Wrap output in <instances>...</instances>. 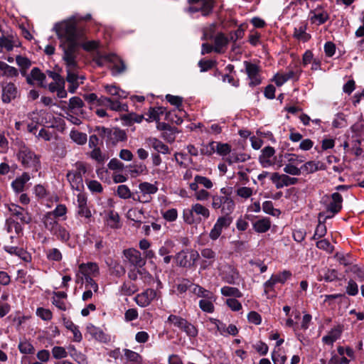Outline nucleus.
Masks as SVG:
<instances>
[{"label":"nucleus","mask_w":364,"mask_h":364,"mask_svg":"<svg viewBox=\"0 0 364 364\" xmlns=\"http://www.w3.org/2000/svg\"><path fill=\"white\" fill-rule=\"evenodd\" d=\"M68 353L79 364H87L86 356L80 351H77L74 346L68 347Z\"/></svg>","instance_id":"nucleus-36"},{"label":"nucleus","mask_w":364,"mask_h":364,"mask_svg":"<svg viewBox=\"0 0 364 364\" xmlns=\"http://www.w3.org/2000/svg\"><path fill=\"white\" fill-rule=\"evenodd\" d=\"M161 297V292L159 290L147 289L141 294H137L134 301L141 307L149 306L152 301Z\"/></svg>","instance_id":"nucleus-11"},{"label":"nucleus","mask_w":364,"mask_h":364,"mask_svg":"<svg viewBox=\"0 0 364 364\" xmlns=\"http://www.w3.org/2000/svg\"><path fill=\"white\" fill-rule=\"evenodd\" d=\"M221 294L224 296H233L240 298L242 296L241 291L236 287L225 286L220 289Z\"/></svg>","instance_id":"nucleus-42"},{"label":"nucleus","mask_w":364,"mask_h":364,"mask_svg":"<svg viewBox=\"0 0 364 364\" xmlns=\"http://www.w3.org/2000/svg\"><path fill=\"white\" fill-rule=\"evenodd\" d=\"M50 233L63 242H68L70 237L69 230L60 224L52 230Z\"/></svg>","instance_id":"nucleus-29"},{"label":"nucleus","mask_w":364,"mask_h":364,"mask_svg":"<svg viewBox=\"0 0 364 364\" xmlns=\"http://www.w3.org/2000/svg\"><path fill=\"white\" fill-rule=\"evenodd\" d=\"M331 200L327 206L325 219L332 218L336 213H338L342 208L343 198L338 193H333L331 196Z\"/></svg>","instance_id":"nucleus-13"},{"label":"nucleus","mask_w":364,"mask_h":364,"mask_svg":"<svg viewBox=\"0 0 364 364\" xmlns=\"http://www.w3.org/2000/svg\"><path fill=\"white\" fill-rule=\"evenodd\" d=\"M17 279L23 284H32L33 283V277L27 274V272L24 269H19L17 272Z\"/></svg>","instance_id":"nucleus-54"},{"label":"nucleus","mask_w":364,"mask_h":364,"mask_svg":"<svg viewBox=\"0 0 364 364\" xmlns=\"http://www.w3.org/2000/svg\"><path fill=\"white\" fill-rule=\"evenodd\" d=\"M179 329L184 331L188 336L191 337H195L198 333V331L196 327L187 321L186 323L181 325Z\"/></svg>","instance_id":"nucleus-56"},{"label":"nucleus","mask_w":364,"mask_h":364,"mask_svg":"<svg viewBox=\"0 0 364 364\" xmlns=\"http://www.w3.org/2000/svg\"><path fill=\"white\" fill-rule=\"evenodd\" d=\"M18 40L14 35H2L0 36V48H5L7 51H11L15 46H17Z\"/></svg>","instance_id":"nucleus-24"},{"label":"nucleus","mask_w":364,"mask_h":364,"mask_svg":"<svg viewBox=\"0 0 364 364\" xmlns=\"http://www.w3.org/2000/svg\"><path fill=\"white\" fill-rule=\"evenodd\" d=\"M137 291V287L132 283H124L121 287L120 291L124 295H132Z\"/></svg>","instance_id":"nucleus-57"},{"label":"nucleus","mask_w":364,"mask_h":364,"mask_svg":"<svg viewBox=\"0 0 364 364\" xmlns=\"http://www.w3.org/2000/svg\"><path fill=\"white\" fill-rule=\"evenodd\" d=\"M231 149L228 144L215 142V151L220 156H227L230 153Z\"/></svg>","instance_id":"nucleus-59"},{"label":"nucleus","mask_w":364,"mask_h":364,"mask_svg":"<svg viewBox=\"0 0 364 364\" xmlns=\"http://www.w3.org/2000/svg\"><path fill=\"white\" fill-rule=\"evenodd\" d=\"M100 274L99 267L95 262L82 263L79 265L76 273V282L83 283L84 279L97 277Z\"/></svg>","instance_id":"nucleus-8"},{"label":"nucleus","mask_w":364,"mask_h":364,"mask_svg":"<svg viewBox=\"0 0 364 364\" xmlns=\"http://www.w3.org/2000/svg\"><path fill=\"white\" fill-rule=\"evenodd\" d=\"M146 144L149 147L153 148L156 151L162 154H168L170 153V149L167 145L163 143L161 140L155 137H149L145 140Z\"/></svg>","instance_id":"nucleus-22"},{"label":"nucleus","mask_w":364,"mask_h":364,"mask_svg":"<svg viewBox=\"0 0 364 364\" xmlns=\"http://www.w3.org/2000/svg\"><path fill=\"white\" fill-rule=\"evenodd\" d=\"M271 227V221L268 218H262L253 223V229L259 233L267 232Z\"/></svg>","instance_id":"nucleus-32"},{"label":"nucleus","mask_w":364,"mask_h":364,"mask_svg":"<svg viewBox=\"0 0 364 364\" xmlns=\"http://www.w3.org/2000/svg\"><path fill=\"white\" fill-rule=\"evenodd\" d=\"M191 292L197 296L200 297L201 299H210L213 294V292L204 289L198 284H193L191 286Z\"/></svg>","instance_id":"nucleus-40"},{"label":"nucleus","mask_w":364,"mask_h":364,"mask_svg":"<svg viewBox=\"0 0 364 364\" xmlns=\"http://www.w3.org/2000/svg\"><path fill=\"white\" fill-rule=\"evenodd\" d=\"M342 333V328L337 326L331 329L326 336L322 338V341L328 346H333V343L340 338Z\"/></svg>","instance_id":"nucleus-27"},{"label":"nucleus","mask_w":364,"mask_h":364,"mask_svg":"<svg viewBox=\"0 0 364 364\" xmlns=\"http://www.w3.org/2000/svg\"><path fill=\"white\" fill-rule=\"evenodd\" d=\"M67 178L73 189L80 191L83 188V179L80 176L77 175L73 171H68Z\"/></svg>","instance_id":"nucleus-31"},{"label":"nucleus","mask_w":364,"mask_h":364,"mask_svg":"<svg viewBox=\"0 0 364 364\" xmlns=\"http://www.w3.org/2000/svg\"><path fill=\"white\" fill-rule=\"evenodd\" d=\"M17 156L21 163L26 167L37 168L39 164L37 155L25 144L20 146Z\"/></svg>","instance_id":"nucleus-7"},{"label":"nucleus","mask_w":364,"mask_h":364,"mask_svg":"<svg viewBox=\"0 0 364 364\" xmlns=\"http://www.w3.org/2000/svg\"><path fill=\"white\" fill-rule=\"evenodd\" d=\"M346 292L350 296H355L358 293V287L355 281L350 279L346 287Z\"/></svg>","instance_id":"nucleus-64"},{"label":"nucleus","mask_w":364,"mask_h":364,"mask_svg":"<svg viewBox=\"0 0 364 364\" xmlns=\"http://www.w3.org/2000/svg\"><path fill=\"white\" fill-rule=\"evenodd\" d=\"M46 75L38 68H33L29 75L26 76V82L29 85L37 84L38 86L46 87Z\"/></svg>","instance_id":"nucleus-17"},{"label":"nucleus","mask_w":364,"mask_h":364,"mask_svg":"<svg viewBox=\"0 0 364 364\" xmlns=\"http://www.w3.org/2000/svg\"><path fill=\"white\" fill-rule=\"evenodd\" d=\"M254 192L255 191L252 188L245 186H237L235 189L236 196L244 200L250 198Z\"/></svg>","instance_id":"nucleus-39"},{"label":"nucleus","mask_w":364,"mask_h":364,"mask_svg":"<svg viewBox=\"0 0 364 364\" xmlns=\"http://www.w3.org/2000/svg\"><path fill=\"white\" fill-rule=\"evenodd\" d=\"M262 210L265 213L273 216H278L280 214V211L278 209L274 208L273 203L270 200H267L263 203Z\"/></svg>","instance_id":"nucleus-52"},{"label":"nucleus","mask_w":364,"mask_h":364,"mask_svg":"<svg viewBox=\"0 0 364 364\" xmlns=\"http://www.w3.org/2000/svg\"><path fill=\"white\" fill-rule=\"evenodd\" d=\"M164 112L165 109L162 107L150 108L148 112L149 119L147 120L159 122L160 115L163 114Z\"/></svg>","instance_id":"nucleus-48"},{"label":"nucleus","mask_w":364,"mask_h":364,"mask_svg":"<svg viewBox=\"0 0 364 364\" xmlns=\"http://www.w3.org/2000/svg\"><path fill=\"white\" fill-rule=\"evenodd\" d=\"M163 218L168 222H173L178 218V211L176 208H171L162 213Z\"/></svg>","instance_id":"nucleus-61"},{"label":"nucleus","mask_w":364,"mask_h":364,"mask_svg":"<svg viewBox=\"0 0 364 364\" xmlns=\"http://www.w3.org/2000/svg\"><path fill=\"white\" fill-rule=\"evenodd\" d=\"M220 275L224 282L230 284H237L240 279V274L237 269L228 264L223 267Z\"/></svg>","instance_id":"nucleus-12"},{"label":"nucleus","mask_w":364,"mask_h":364,"mask_svg":"<svg viewBox=\"0 0 364 364\" xmlns=\"http://www.w3.org/2000/svg\"><path fill=\"white\" fill-rule=\"evenodd\" d=\"M190 4H198V6H191L189 10L191 12H197L201 11L203 16H208L213 9V0H188Z\"/></svg>","instance_id":"nucleus-20"},{"label":"nucleus","mask_w":364,"mask_h":364,"mask_svg":"<svg viewBox=\"0 0 364 364\" xmlns=\"http://www.w3.org/2000/svg\"><path fill=\"white\" fill-rule=\"evenodd\" d=\"M250 159L246 154H237L235 152H232L228 155V156L225 159V161L230 164H233L238 162H244Z\"/></svg>","instance_id":"nucleus-43"},{"label":"nucleus","mask_w":364,"mask_h":364,"mask_svg":"<svg viewBox=\"0 0 364 364\" xmlns=\"http://www.w3.org/2000/svg\"><path fill=\"white\" fill-rule=\"evenodd\" d=\"M210 193L205 189H200L196 193H193V197L197 201H207L210 198H211Z\"/></svg>","instance_id":"nucleus-60"},{"label":"nucleus","mask_w":364,"mask_h":364,"mask_svg":"<svg viewBox=\"0 0 364 364\" xmlns=\"http://www.w3.org/2000/svg\"><path fill=\"white\" fill-rule=\"evenodd\" d=\"M199 254L196 250L181 251L176 256V261L178 265L183 267L193 266L198 259Z\"/></svg>","instance_id":"nucleus-10"},{"label":"nucleus","mask_w":364,"mask_h":364,"mask_svg":"<svg viewBox=\"0 0 364 364\" xmlns=\"http://www.w3.org/2000/svg\"><path fill=\"white\" fill-rule=\"evenodd\" d=\"M72 58L70 60L66 58V55H63V59L66 65L67 76L66 80L69 83L68 91L74 93L80 85V75L76 73L77 69V63L76 61L77 54L70 55Z\"/></svg>","instance_id":"nucleus-3"},{"label":"nucleus","mask_w":364,"mask_h":364,"mask_svg":"<svg viewBox=\"0 0 364 364\" xmlns=\"http://www.w3.org/2000/svg\"><path fill=\"white\" fill-rule=\"evenodd\" d=\"M117 196L123 199L132 198L134 193H132L129 187L126 185H119L117 189Z\"/></svg>","instance_id":"nucleus-51"},{"label":"nucleus","mask_w":364,"mask_h":364,"mask_svg":"<svg viewBox=\"0 0 364 364\" xmlns=\"http://www.w3.org/2000/svg\"><path fill=\"white\" fill-rule=\"evenodd\" d=\"M5 207L9 210V213L19 219L22 223L28 224L31 221V217L28 213L21 206L15 203L5 204Z\"/></svg>","instance_id":"nucleus-15"},{"label":"nucleus","mask_w":364,"mask_h":364,"mask_svg":"<svg viewBox=\"0 0 364 364\" xmlns=\"http://www.w3.org/2000/svg\"><path fill=\"white\" fill-rule=\"evenodd\" d=\"M53 30L60 41V46L63 50V55H66V58L70 61V55L77 54L78 46L80 33L77 28V16L55 23Z\"/></svg>","instance_id":"nucleus-1"},{"label":"nucleus","mask_w":364,"mask_h":364,"mask_svg":"<svg viewBox=\"0 0 364 364\" xmlns=\"http://www.w3.org/2000/svg\"><path fill=\"white\" fill-rule=\"evenodd\" d=\"M57 218H55L53 214L48 212L46 213L43 218V223L44 224L45 228L50 231V232L53 230L58 225L59 223L57 220Z\"/></svg>","instance_id":"nucleus-34"},{"label":"nucleus","mask_w":364,"mask_h":364,"mask_svg":"<svg viewBox=\"0 0 364 364\" xmlns=\"http://www.w3.org/2000/svg\"><path fill=\"white\" fill-rule=\"evenodd\" d=\"M211 207L213 210H220L223 215H230L234 211L235 203L230 196H211Z\"/></svg>","instance_id":"nucleus-4"},{"label":"nucleus","mask_w":364,"mask_h":364,"mask_svg":"<svg viewBox=\"0 0 364 364\" xmlns=\"http://www.w3.org/2000/svg\"><path fill=\"white\" fill-rule=\"evenodd\" d=\"M228 38L223 34L216 36L214 41V50L217 53L223 52V48L228 44Z\"/></svg>","instance_id":"nucleus-44"},{"label":"nucleus","mask_w":364,"mask_h":364,"mask_svg":"<svg viewBox=\"0 0 364 364\" xmlns=\"http://www.w3.org/2000/svg\"><path fill=\"white\" fill-rule=\"evenodd\" d=\"M18 90L13 82H5L2 85L1 100L4 103H9L18 97Z\"/></svg>","instance_id":"nucleus-14"},{"label":"nucleus","mask_w":364,"mask_h":364,"mask_svg":"<svg viewBox=\"0 0 364 364\" xmlns=\"http://www.w3.org/2000/svg\"><path fill=\"white\" fill-rule=\"evenodd\" d=\"M231 223V217L228 215L219 216L209 232L210 239L213 241L218 240L223 230L228 229Z\"/></svg>","instance_id":"nucleus-9"},{"label":"nucleus","mask_w":364,"mask_h":364,"mask_svg":"<svg viewBox=\"0 0 364 364\" xmlns=\"http://www.w3.org/2000/svg\"><path fill=\"white\" fill-rule=\"evenodd\" d=\"M210 216V209L200 203H193L190 208H186L183 211V221L188 225H198L203 220H208Z\"/></svg>","instance_id":"nucleus-2"},{"label":"nucleus","mask_w":364,"mask_h":364,"mask_svg":"<svg viewBox=\"0 0 364 364\" xmlns=\"http://www.w3.org/2000/svg\"><path fill=\"white\" fill-rule=\"evenodd\" d=\"M275 150L272 146H266L262 150L259 161L263 168H268L275 164L274 155Z\"/></svg>","instance_id":"nucleus-18"},{"label":"nucleus","mask_w":364,"mask_h":364,"mask_svg":"<svg viewBox=\"0 0 364 364\" xmlns=\"http://www.w3.org/2000/svg\"><path fill=\"white\" fill-rule=\"evenodd\" d=\"M105 89L108 94L112 96H116L118 98H126L127 96L125 91L122 90L115 85H106Z\"/></svg>","instance_id":"nucleus-45"},{"label":"nucleus","mask_w":364,"mask_h":364,"mask_svg":"<svg viewBox=\"0 0 364 364\" xmlns=\"http://www.w3.org/2000/svg\"><path fill=\"white\" fill-rule=\"evenodd\" d=\"M107 134L109 140L113 144H115L119 141H124L127 139L125 132L118 128L107 129Z\"/></svg>","instance_id":"nucleus-26"},{"label":"nucleus","mask_w":364,"mask_h":364,"mask_svg":"<svg viewBox=\"0 0 364 364\" xmlns=\"http://www.w3.org/2000/svg\"><path fill=\"white\" fill-rule=\"evenodd\" d=\"M87 331L96 340L100 341H105L107 340L106 335L103 331L93 324L90 323L87 326Z\"/></svg>","instance_id":"nucleus-33"},{"label":"nucleus","mask_w":364,"mask_h":364,"mask_svg":"<svg viewBox=\"0 0 364 364\" xmlns=\"http://www.w3.org/2000/svg\"><path fill=\"white\" fill-rule=\"evenodd\" d=\"M19 351L23 354H32L35 351L33 346L27 340H22L18 346Z\"/></svg>","instance_id":"nucleus-47"},{"label":"nucleus","mask_w":364,"mask_h":364,"mask_svg":"<svg viewBox=\"0 0 364 364\" xmlns=\"http://www.w3.org/2000/svg\"><path fill=\"white\" fill-rule=\"evenodd\" d=\"M318 170V163L310 161L301 167V171L306 173H314Z\"/></svg>","instance_id":"nucleus-63"},{"label":"nucleus","mask_w":364,"mask_h":364,"mask_svg":"<svg viewBox=\"0 0 364 364\" xmlns=\"http://www.w3.org/2000/svg\"><path fill=\"white\" fill-rule=\"evenodd\" d=\"M0 71L2 75L8 77H14L18 75V72L14 67L10 66L3 61H0Z\"/></svg>","instance_id":"nucleus-37"},{"label":"nucleus","mask_w":364,"mask_h":364,"mask_svg":"<svg viewBox=\"0 0 364 364\" xmlns=\"http://www.w3.org/2000/svg\"><path fill=\"white\" fill-rule=\"evenodd\" d=\"M77 213L80 216L90 218L91 212L87 206V197L83 193H78L77 196Z\"/></svg>","instance_id":"nucleus-23"},{"label":"nucleus","mask_w":364,"mask_h":364,"mask_svg":"<svg viewBox=\"0 0 364 364\" xmlns=\"http://www.w3.org/2000/svg\"><path fill=\"white\" fill-rule=\"evenodd\" d=\"M31 177L28 173H23L17 177L12 183L11 187L16 193H21L24 191L26 183L30 180Z\"/></svg>","instance_id":"nucleus-25"},{"label":"nucleus","mask_w":364,"mask_h":364,"mask_svg":"<svg viewBox=\"0 0 364 364\" xmlns=\"http://www.w3.org/2000/svg\"><path fill=\"white\" fill-rule=\"evenodd\" d=\"M6 223L8 232L11 234L15 233L16 236H21L23 235V228L19 223L9 219L7 220Z\"/></svg>","instance_id":"nucleus-38"},{"label":"nucleus","mask_w":364,"mask_h":364,"mask_svg":"<svg viewBox=\"0 0 364 364\" xmlns=\"http://www.w3.org/2000/svg\"><path fill=\"white\" fill-rule=\"evenodd\" d=\"M310 19L313 23L321 25L328 19V14L326 11L316 9L310 12Z\"/></svg>","instance_id":"nucleus-30"},{"label":"nucleus","mask_w":364,"mask_h":364,"mask_svg":"<svg viewBox=\"0 0 364 364\" xmlns=\"http://www.w3.org/2000/svg\"><path fill=\"white\" fill-rule=\"evenodd\" d=\"M123 253L126 259L135 267H141L146 263V261L142 258L140 252L135 249L130 248L125 250Z\"/></svg>","instance_id":"nucleus-19"},{"label":"nucleus","mask_w":364,"mask_h":364,"mask_svg":"<svg viewBox=\"0 0 364 364\" xmlns=\"http://www.w3.org/2000/svg\"><path fill=\"white\" fill-rule=\"evenodd\" d=\"M246 73L250 80V85L255 86L261 82V78L259 76V67L253 63L245 62Z\"/></svg>","instance_id":"nucleus-21"},{"label":"nucleus","mask_w":364,"mask_h":364,"mask_svg":"<svg viewBox=\"0 0 364 364\" xmlns=\"http://www.w3.org/2000/svg\"><path fill=\"white\" fill-rule=\"evenodd\" d=\"M270 179L277 188H282L284 186L294 185L298 181L296 178H291L286 174H279L278 173H273L270 176Z\"/></svg>","instance_id":"nucleus-16"},{"label":"nucleus","mask_w":364,"mask_h":364,"mask_svg":"<svg viewBox=\"0 0 364 364\" xmlns=\"http://www.w3.org/2000/svg\"><path fill=\"white\" fill-rule=\"evenodd\" d=\"M167 323L180 328L181 325L186 323V320L176 315L171 314L168 316Z\"/></svg>","instance_id":"nucleus-58"},{"label":"nucleus","mask_w":364,"mask_h":364,"mask_svg":"<svg viewBox=\"0 0 364 364\" xmlns=\"http://www.w3.org/2000/svg\"><path fill=\"white\" fill-rule=\"evenodd\" d=\"M284 158L287 159L289 164H294L296 166L304 161L303 156L294 154H285Z\"/></svg>","instance_id":"nucleus-55"},{"label":"nucleus","mask_w":364,"mask_h":364,"mask_svg":"<svg viewBox=\"0 0 364 364\" xmlns=\"http://www.w3.org/2000/svg\"><path fill=\"white\" fill-rule=\"evenodd\" d=\"M215 301V298L214 294L212 295V298L210 299H201L199 301V307L200 309L206 313L211 314L214 311L215 307L213 303Z\"/></svg>","instance_id":"nucleus-35"},{"label":"nucleus","mask_w":364,"mask_h":364,"mask_svg":"<svg viewBox=\"0 0 364 364\" xmlns=\"http://www.w3.org/2000/svg\"><path fill=\"white\" fill-rule=\"evenodd\" d=\"M95 60L100 66H102L106 63H110L113 73L116 74L122 73L126 68L124 62L118 56L112 53L104 55H97Z\"/></svg>","instance_id":"nucleus-6"},{"label":"nucleus","mask_w":364,"mask_h":364,"mask_svg":"<svg viewBox=\"0 0 364 364\" xmlns=\"http://www.w3.org/2000/svg\"><path fill=\"white\" fill-rule=\"evenodd\" d=\"M319 277L320 280L331 282L337 279L338 274L335 269H326L320 272Z\"/></svg>","instance_id":"nucleus-41"},{"label":"nucleus","mask_w":364,"mask_h":364,"mask_svg":"<svg viewBox=\"0 0 364 364\" xmlns=\"http://www.w3.org/2000/svg\"><path fill=\"white\" fill-rule=\"evenodd\" d=\"M158 191L156 184L149 182H142L139 184V191L134 193L133 200L142 203H149L152 197Z\"/></svg>","instance_id":"nucleus-5"},{"label":"nucleus","mask_w":364,"mask_h":364,"mask_svg":"<svg viewBox=\"0 0 364 364\" xmlns=\"http://www.w3.org/2000/svg\"><path fill=\"white\" fill-rule=\"evenodd\" d=\"M200 254L202 257L206 259L202 262V267L206 269L211 266L215 259L216 253L211 248H204Z\"/></svg>","instance_id":"nucleus-28"},{"label":"nucleus","mask_w":364,"mask_h":364,"mask_svg":"<svg viewBox=\"0 0 364 364\" xmlns=\"http://www.w3.org/2000/svg\"><path fill=\"white\" fill-rule=\"evenodd\" d=\"M47 259L50 261L59 262L62 259V253L58 248H50L46 252Z\"/></svg>","instance_id":"nucleus-50"},{"label":"nucleus","mask_w":364,"mask_h":364,"mask_svg":"<svg viewBox=\"0 0 364 364\" xmlns=\"http://www.w3.org/2000/svg\"><path fill=\"white\" fill-rule=\"evenodd\" d=\"M70 138L80 145L85 144L87 141V134L76 130H72L70 134Z\"/></svg>","instance_id":"nucleus-49"},{"label":"nucleus","mask_w":364,"mask_h":364,"mask_svg":"<svg viewBox=\"0 0 364 364\" xmlns=\"http://www.w3.org/2000/svg\"><path fill=\"white\" fill-rule=\"evenodd\" d=\"M144 211L142 209L132 208L127 213V218L136 222L141 223L143 218Z\"/></svg>","instance_id":"nucleus-46"},{"label":"nucleus","mask_w":364,"mask_h":364,"mask_svg":"<svg viewBox=\"0 0 364 364\" xmlns=\"http://www.w3.org/2000/svg\"><path fill=\"white\" fill-rule=\"evenodd\" d=\"M196 182L199 183L200 185L203 186L205 189H211L213 187L212 181L205 176L196 175Z\"/></svg>","instance_id":"nucleus-62"},{"label":"nucleus","mask_w":364,"mask_h":364,"mask_svg":"<svg viewBox=\"0 0 364 364\" xmlns=\"http://www.w3.org/2000/svg\"><path fill=\"white\" fill-rule=\"evenodd\" d=\"M52 355L55 359H63L68 356V350L62 346H54L51 350Z\"/></svg>","instance_id":"nucleus-53"}]
</instances>
